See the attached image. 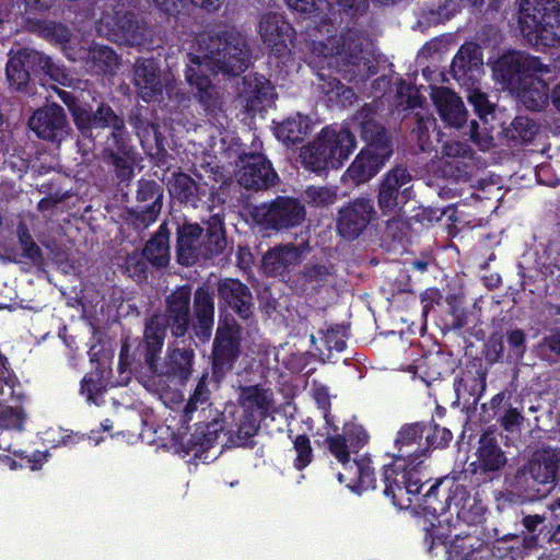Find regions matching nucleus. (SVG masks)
Instances as JSON below:
<instances>
[{"mask_svg":"<svg viewBox=\"0 0 560 560\" xmlns=\"http://www.w3.org/2000/svg\"><path fill=\"white\" fill-rule=\"evenodd\" d=\"M197 45L198 48L189 52L186 80L197 89L200 101L211 107L219 93L208 73L240 74L248 68L250 52L245 37L236 30L225 31L223 36L202 34Z\"/></svg>","mask_w":560,"mask_h":560,"instance_id":"obj_1","label":"nucleus"},{"mask_svg":"<svg viewBox=\"0 0 560 560\" xmlns=\"http://www.w3.org/2000/svg\"><path fill=\"white\" fill-rule=\"evenodd\" d=\"M311 63L341 73L348 81L365 80L376 72L366 38L357 30L338 32L330 19L322 18L310 34Z\"/></svg>","mask_w":560,"mask_h":560,"instance_id":"obj_2","label":"nucleus"},{"mask_svg":"<svg viewBox=\"0 0 560 560\" xmlns=\"http://www.w3.org/2000/svg\"><path fill=\"white\" fill-rule=\"evenodd\" d=\"M423 425H404L397 433L395 446L398 453L393 464L384 469V493L392 497L393 503L406 508L412 502L422 487L419 466L427 448L422 443Z\"/></svg>","mask_w":560,"mask_h":560,"instance_id":"obj_3","label":"nucleus"},{"mask_svg":"<svg viewBox=\"0 0 560 560\" xmlns=\"http://www.w3.org/2000/svg\"><path fill=\"white\" fill-rule=\"evenodd\" d=\"M493 77L502 89L515 93L529 110L544 109L549 101L547 83L539 74L549 72L537 58L520 51L502 55L493 65Z\"/></svg>","mask_w":560,"mask_h":560,"instance_id":"obj_4","label":"nucleus"},{"mask_svg":"<svg viewBox=\"0 0 560 560\" xmlns=\"http://www.w3.org/2000/svg\"><path fill=\"white\" fill-rule=\"evenodd\" d=\"M59 97L68 105L72 113L75 125L84 135L92 136L96 128L109 127L113 129L112 138L108 139L106 151L112 158L117 175L122 180H128L133 174V165L137 154L129 145L128 138L124 131V120L119 118L109 106L101 105L95 113L79 105L67 91H59Z\"/></svg>","mask_w":560,"mask_h":560,"instance_id":"obj_5","label":"nucleus"},{"mask_svg":"<svg viewBox=\"0 0 560 560\" xmlns=\"http://www.w3.org/2000/svg\"><path fill=\"white\" fill-rule=\"evenodd\" d=\"M360 125L363 138L369 141L364 149L342 175L345 183L359 185L369 182L392 155L387 135L374 122L372 107L365 106L354 118Z\"/></svg>","mask_w":560,"mask_h":560,"instance_id":"obj_6","label":"nucleus"},{"mask_svg":"<svg viewBox=\"0 0 560 560\" xmlns=\"http://www.w3.org/2000/svg\"><path fill=\"white\" fill-rule=\"evenodd\" d=\"M357 147L355 138L346 127L330 126L301 152L303 165L314 172L338 168L352 154Z\"/></svg>","mask_w":560,"mask_h":560,"instance_id":"obj_7","label":"nucleus"},{"mask_svg":"<svg viewBox=\"0 0 560 560\" xmlns=\"http://www.w3.org/2000/svg\"><path fill=\"white\" fill-rule=\"evenodd\" d=\"M518 22L528 42L545 46L560 43V9L556 0H522Z\"/></svg>","mask_w":560,"mask_h":560,"instance_id":"obj_8","label":"nucleus"},{"mask_svg":"<svg viewBox=\"0 0 560 560\" xmlns=\"http://www.w3.org/2000/svg\"><path fill=\"white\" fill-rule=\"evenodd\" d=\"M560 452L551 448L536 451L529 463L515 475V485L524 491L540 492L538 486H548L558 478Z\"/></svg>","mask_w":560,"mask_h":560,"instance_id":"obj_9","label":"nucleus"},{"mask_svg":"<svg viewBox=\"0 0 560 560\" xmlns=\"http://www.w3.org/2000/svg\"><path fill=\"white\" fill-rule=\"evenodd\" d=\"M329 452L345 466L346 474L339 472V482L349 481L347 487L355 492L369 489H375L376 480L373 469L368 459L349 463V446L341 435H335L327 439Z\"/></svg>","mask_w":560,"mask_h":560,"instance_id":"obj_10","label":"nucleus"},{"mask_svg":"<svg viewBox=\"0 0 560 560\" xmlns=\"http://www.w3.org/2000/svg\"><path fill=\"white\" fill-rule=\"evenodd\" d=\"M411 175L407 168L396 166L383 177L377 195L378 207L384 214L397 212L410 198Z\"/></svg>","mask_w":560,"mask_h":560,"instance_id":"obj_11","label":"nucleus"},{"mask_svg":"<svg viewBox=\"0 0 560 560\" xmlns=\"http://www.w3.org/2000/svg\"><path fill=\"white\" fill-rule=\"evenodd\" d=\"M241 330L233 317L224 316L219 320L213 342V365L220 371L231 369L240 354Z\"/></svg>","mask_w":560,"mask_h":560,"instance_id":"obj_12","label":"nucleus"},{"mask_svg":"<svg viewBox=\"0 0 560 560\" xmlns=\"http://www.w3.org/2000/svg\"><path fill=\"white\" fill-rule=\"evenodd\" d=\"M258 33L275 56L284 57L290 52L289 45L293 40L294 30L281 13H264L258 23Z\"/></svg>","mask_w":560,"mask_h":560,"instance_id":"obj_13","label":"nucleus"},{"mask_svg":"<svg viewBox=\"0 0 560 560\" xmlns=\"http://www.w3.org/2000/svg\"><path fill=\"white\" fill-rule=\"evenodd\" d=\"M373 201L358 198L340 209L337 220L339 234L347 240L357 238L375 218Z\"/></svg>","mask_w":560,"mask_h":560,"instance_id":"obj_14","label":"nucleus"},{"mask_svg":"<svg viewBox=\"0 0 560 560\" xmlns=\"http://www.w3.org/2000/svg\"><path fill=\"white\" fill-rule=\"evenodd\" d=\"M133 82L139 96L144 102L158 101L162 96L163 89L170 88L168 74L162 75L159 66L152 59L137 61Z\"/></svg>","mask_w":560,"mask_h":560,"instance_id":"obj_15","label":"nucleus"},{"mask_svg":"<svg viewBox=\"0 0 560 560\" xmlns=\"http://www.w3.org/2000/svg\"><path fill=\"white\" fill-rule=\"evenodd\" d=\"M28 125L39 138L57 142L61 141L69 130L63 108L56 104L36 110Z\"/></svg>","mask_w":560,"mask_h":560,"instance_id":"obj_16","label":"nucleus"},{"mask_svg":"<svg viewBox=\"0 0 560 560\" xmlns=\"http://www.w3.org/2000/svg\"><path fill=\"white\" fill-rule=\"evenodd\" d=\"M257 217L273 229H284L300 224L305 217L301 203L292 198H278L270 206L258 209Z\"/></svg>","mask_w":560,"mask_h":560,"instance_id":"obj_17","label":"nucleus"},{"mask_svg":"<svg viewBox=\"0 0 560 560\" xmlns=\"http://www.w3.org/2000/svg\"><path fill=\"white\" fill-rule=\"evenodd\" d=\"M238 183L246 189H261L271 185L277 175L269 162L260 154H252L242 160Z\"/></svg>","mask_w":560,"mask_h":560,"instance_id":"obj_18","label":"nucleus"},{"mask_svg":"<svg viewBox=\"0 0 560 560\" xmlns=\"http://www.w3.org/2000/svg\"><path fill=\"white\" fill-rule=\"evenodd\" d=\"M483 59L478 45L474 43L464 44L452 62V72L455 79L463 84L477 81L482 72Z\"/></svg>","mask_w":560,"mask_h":560,"instance_id":"obj_19","label":"nucleus"},{"mask_svg":"<svg viewBox=\"0 0 560 560\" xmlns=\"http://www.w3.org/2000/svg\"><path fill=\"white\" fill-rule=\"evenodd\" d=\"M431 98L444 122L452 127H460L466 121L464 104L453 91L444 86L431 89Z\"/></svg>","mask_w":560,"mask_h":560,"instance_id":"obj_20","label":"nucleus"},{"mask_svg":"<svg viewBox=\"0 0 560 560\" xmlns=\"http://www.w3.org/2000/svg\"><path fill=\"white\" fill-rule=\"evenodd\" d=\"M241 97L249 112L261 110L271 105L275 89L264 75L248 74L244 78V88Z\"/></svg>","mask_w":560,"mask_h":560,"instance_id":"obj_21","label":"nucleus"},{"mask_svg":"<svg viewBox=\"0 0 560 560\" xmlns=\"http://www.w3.org/2000/svg\"><path fill=\"white\" fill-rule=\"evenodd\" d=\"M203 230L198 224H185L178 232V261L183 265L194 264L203 258Z\"/></svg>","mask_w":560,"mask_h":560,"instance_id":"obj_22","label":"nucleus"},{"mask_svg":"<svg viewBox=\"0 0 560 560\" xmlns=\"http://www.w3.org/2000/svg\"><path fill=\"white\" fill-rule=\"evenodd\" d=\"M446 553L447 560H490L491 558L485 541L471 534L456 535L451 540Z\"/></svg>","mask_w":560,"mask_h":560,"instance_id":"obj_23","label":"nucleus"},{"mask_svg":"<svg viewBox=\"0 0 560 560\" xmlns=\"http://www.w3.org/2000/svg\"><path fill=\"white\" fill-rule=\"evenodd\" d=\"M190 290L179 288L167 300V317L172 332L176 337L184 336L188 327Z\"/></svg>","mask_w":560,"mask_h":560,"instance_id":"obj_24","label":"nucleus"},{"mask_svg":"<svg viewBox=\"0 0 560 560\" xmlns=\"http://www.w3.org/2000/svg\"><path fill=\"white\" fill-rule=\"evenodd\" d=\"M220 298L242 318H248L252 313V294L240 281L225 279L219 284Z\"/></svg>","mask_w":560,"mask_h":560,"instance_id":"obj_25","label":"nucleus"},{"mask_svg":"<svg viewBox=\"0 0 560 560\" xmlns=\"http://www.w3.org/2000/svg\"><path fill=\"white\" fill-rule=\"evenodd\" d=\"M194 308L198 320L196 335L207 340L211 336L214 316L213 291L210 288L201 287L195 292Z\"/></svg>","mask_w":560,"mask_h":560,"instance_id":"obj_26","label":"nucleus"},{"mask_svg":"<svg viewBox=\"0 0 560 560\" xmlns=\"http://www.w3.org/2000/svg\"><path fill=\"white\" fill-rule=\"evenodd\" d=\"M301 260L300 250L291 245H283L269 250L262 259L264 271L269 276H281Z\"/></svg>","mask_w":560,"mask_h":560,"instance_id":"obj_27","label":"nucleus"},{"mask_svg":"<svg viewBox=\"0 0 560 560\" xmlns=\"http://www.w3.org/2000/svg\"><path fill=\"white\" fill-rule=\"evenodd\" d=\"M451 500L459 508L457 515L464 522L478 524L482 521L486 512L485 504L476 497L466 495V491L463 487H455Z\"/></svg>","mask_w":560,"mask_h":560,"instance_id":"obj_28","label":"nucleus"},{"mask_svg":"<svg viewBox=\"0 0 560 560\" xmlns=\"http://www.w3.org/2000/svg\"><path fill=\"white\" fill-rule=\"evenodd\" d=\"M478 448L477 467L483 472L500 470L506 464V457L502 450L488 436L480 439Z\"/></svg>","mask_w":560,"mask_h":560,"instance_id":"obj_29","label":"nucleus"},{"mask_svg":"<svg viewBox=\"0 0 560 560\" xmlns=\"http://www.w3.org/2000/svg\"><path fill=\"white\" fill-rule=\"evenodd\" d=\"M311 130L310 118L298 114L278 125L276 136L280 141L289 145L302 141Z\"/></svg>","mask_w":560,"mask_h":560,"instance_id":"obj_30","label":"nucleus"},{"mask_svg":"<svg viewBox=\"0 0 560 560\" xmlns=\"http://www.w3.org/2000/svg\"><path fill=\"white\" fill-rule=\"evenodd\" d=\"M164 337L165 318L162 315H154L148 320L144 329L145 360L151 368H153V361L163 347Z\"/></svg>","mask_w":560,"mask_h":560,"instance_id":"obj_31","label":"nucleus"},{"mask_svg":"<svg viewBox=\"0 0 560 560\" xmlns=\"http://www.w3.org/2000/svg\"><path fill=\"white\" fill-rule=\"evenodd\" d=\"M37 52H31L27 49L21 50L12 56L7 65V77L12 86L16 90L24 88L28 81V72L25 68L30 58L35 59Z\"/></svg>","mask_w":560,"mask_h":560,"instance_id":"obj_32","label":"nucleus"},{"mask_svg":"<svg viewBox=\"0 0 560 560\" xmlns=\"http://www.w3.org/2000/svg\"><path fill=\"white\" fill-rule=\"evenodd\" d=\"M240 401L245 408L257 409L265 415L272 406L273 394L270 389L258 385L247 386L242 388Z\"/></svg>","mask_w":560,"mask_h":560,"instance_id":"obj_33","label":"nucleus"},{"mask_svg":"<svg viewBox=\"0 0 560 560\" xmlns=\"http://www.w3.org/2000/svg\"><path fill=\"white\" fill-rule=\"evenodd\" d=\"M143 256L156 267H165L170 260L168 237L166 234L156 233L145 245Z\"/></svg>","mask_w":560,"mask_h":560,"instance_id":"obj_34","label":"nucleus"},{"mask_svg":"<svg viewBox=\"0 0 560 560\" xmlns=\"http://www.w3.org/2000/svg\"><path fill=\"white\" fill-rule=\"evenodd\" d=\"M145 28L133 19L132 15H125L122 20L117 23V28L114 30V39L119 43L129 45H141Z\"/></svg>","mask_w":560,"mask_h":560,"instance_id":"obj_35","label":"nucleus"},{"mask_svg":"<svg viewBox=\"0 0 560 560\" xmlns=\"http://www.w3.org/2000/svg\"><path fill=\"white\" fill-rule=\"evenodd\" d=\"M203 235L206 236L203 238V258H209L212 255H217L223 252L226 246V240L224 236L222 222L219 219H212L207 228V231L203 232Z\"/></svg>","mask_w":560,"mask_h":560,"instance_id":"obj_36","label":"nucleus"},{"mask_svg":"<svg viewBox=\"0 0 560 560\" xmlns=\"http://www.w3.org/2000/svg\"><path fill=\"white\" fill-rule=\"evenodd\" d=\"M16 456L19 457V460L9 456L0 457V465L9 467L11 470L26 467L31 470H37L45 462H47L49 454L47 452H34L32 455L19 453Z\"/></svg>","mask_w":560,"mask_h":560,"instance_id":"obj_37","label":"nucleus"},{"mask_svg":"<svg viewBox=\"0 0 560 560\" xmlns=\"http://www.w3.org/2000/svg\"><path fill=\"white\" fill-rule=\"evenodd\" d=\"M194 353L191 350H173L170 355V373L180 380H187L191 372Z\"/></svg>","mask_w":560,"mask_h":560,"instance_id":"obj_38","label":"nucleus"},{"mask_svg":"<svg viewBox=\"0 0 560 560\" xmlns=\"http://www.w3.org/2000/svg\"><path fill=\"white\" fill-rule=\"evenodd\" d=\"M477 81L470 82L467 85V98L474 106L475 112L480 118H485L492 112V104L489 102L488 96L479 86L476 85Z\"/></svg>","mask_w":560,"mask_h":560,"instance_id":"obj_39","label":"nucleus"},{"mask_svg":"<svg viewBox=\"0 0 560 560\" xmlns=\"http://www.w3.org/2000/svg\"><path fill=\"white\" fill-rule=\"evenodd\" d=\"M24 422L25 415L21 408L0 406V427L8 430L22 431Z\"/></svg>","mask_w":560,"mask_h":560,"instance_id":"obj_40","label":"nucleus"},{"mask_svg":"<svg viewBox=\"0 0 560 560\" xmlns=\"http://www.w3.org/2000/svg\"><path fill=\"white\" fill-rule=\"evenodd\" d=\"M305 199L316 207H326L336 202L337 192L327 187H310L305 190Z\"/></svg>","mask_w":560,"mask_h":560,"instance_id":"obj_41","label":"nucleus"},{"mask_svg":"<svg viewBox=\"0 0 560 560\" xmlns=\"http://www.w3.org/2000/svg\"><path fill=\"white\" fill-rule=\"evenodd\" d=\"M81 394L85 396L89 402L97 406L103 404V385L93 375L85 376L82 380Z\"/></svg>","mask_w":560,"mask_h":560,"instance_id":"obj_42","label":"nucleus"},{"mask_svg":"<svg viewBox=\"0 0 560 560\" xmlns=\"http://www.w3.org/2000/svg\"><path fill=\"white\" fill-rule=\"evenodd\" d=\"M170 191L180 199L188 200L197 191L195 182L186 174H178L171 183Z\"/></svg>","mask_w":560,"mask_h":560,"instance_id":"obj_43","label":"nucleus"},{"mask_svg":"<svg viewBox=\"0 0 560 560\" xmlns=\"http://www.w3.org/2000/svg\"><path fill=\"white\" fill-rule=\"evenodd\" d=\"M320 88L326 94L330 95V100L337 98L343 105L346 103H351L352 98L354 97L353 91L345 86L339 80L335 78L328 81L326 84H322Z\"/></svg>","mask_w":560,"mask_h":560,"instance_id":"obj_44","label":"nucleus"},{"mask_svg":"<svg viewBox=\"0 0 560 560\" xmlns=\"http://www.w3.org/2000/svg\"><path fill=\"white\" fill-rule=\"evenodd\" d=\"M536 132L537 127L527 117H516L512 122V137L522 142H529Z\"/></svg>","mask_w":560,"mask_h":560,"instance_id":"obj_45","label":"nucleus"},{"mask_svg":"<svg viewBox=\"0 0 560 560\" xmlns=\"http://www.w3.org/2000/svg\"><path fill=\"white\" fill-rule=\"evenodd\" d=\"M294 451L296 453L294 466L296 469L301 470L305 468L312 460V447L310 439L305 435L296 436L294 441Z\"/></svg>","mask_w":560,"mask_h":560,"instance_id":"obj_46","label":"nucleus"},{"mask_svg":"<svg viewBox=\"0 0 560 560\" xmlns=\"http://www.w3.org/2000/svg\"><path fill=\"white\" fill-rule=\"evenodd\" d=\"M459 11V2L457 0H450L438 10H430L427 13V22L429 24H438L450 20Z\"/></svg>","mask_w":560,"mask_h":560,"instance_id":"obj_47","label":"nucleus"},{"mask_svg":"<svg viewBox=\"0 0 560 560\" xmlns=\"http://www.w3.org/2000/svg\"><path fill=\"white\" fill-rule=\"evenodd\" d=\"M435 130V120L433 118H421L418 120V128L415 130V135L418 140V144L422 151L431 149L432 141L430 130Z\"/></svg>","mask_w":560,"mask_h":560,"instance_id":"obj_48","label":"nucleus"},{"mask_svg":"<svg viewBox=\"0 0 560 560\" xmlns=\"http://www.w3.org/2000/svg\"><path fill=\"white\" fill-rule=\"evenodd\" d=\"M91 58L101 70H113L117 63V56L108 47H96L91 52Z\"/></svg>","mask_w":560,"mask_h":560,"instance_id":"obj_49","label":"nucleus"},{"mask_svg":"<svg viewBox=\"0 0 560 560\" xmlns=\"http://www.w3.org/2000/svg\"><path fill=\"white\" fill-rule=\"evenodd\" d=\"M19 240L25 256L32 260L40 257V250L37 244L32 240L27 229L24 225L19 226Z\"/></svg>","mask_w":560,"mask_h":560,"instance_id":"obj_50","label":"nucleus"},{"mask_svg":"<svg viewBox=\"0 0 560 560\" xmlns=\"http://www.w3.org/2000/svg\"><path fill=\"white\" fill-rule=\"evenodd\" d=\"M312 396L318 408L322 409L326 422L329 423L330 395L327 387L320 384H314L312 387Z\"/></svg>","mask_w":560,"mask_h":560,"instance_id":"obj_51","label":"nucleus"},{"mask_svg":"<svg viewBox=\"0 0 560 560\" xmlns=\"http://www.w3.org/2000/svg\"><path fill=\"white\" fill-rule=\"evenodd\" d=\"M450 535L451 525L446 520H439L438 525L432 524L431 527L427 529V537H430L432 545L436 542L446 544Z\"/></svg>","mask_w":560,"mask_h":560,"instance_id":"obj_52","label":"nucleus"},{"mask_svg":"<svg viewBox=\"0 0 560 560\" xmlns=\"http://www.w3.org/2000/svg\"><path fill=\"white\" fill-rule=\"evenodd\" d=\"M345 331L340 327L330 328L325 334V343L329 350L341 352L346 347Z\"/></svg>","mask_w":560,"mask_h":560,"instance_id":"obj_53","label":"nucleus"},{"mask_svg":"<svg viewBox=\"0 0 560 560\" xmlns=\"http://www.w3.org/2000/svg\"><path fill=\"white\" fill-rule=\"evenodd\" d=\"M345 432L350 441V448L352 452H357L358 448L368 442L369 435L361 425H348L346 427Z\"/></svg>","mask_w":560,"mask_h":560,"instance_id":"obj_54","label":"nucleus"},{"mask_svg":"<svg viewBox=\"0 0 560 560\" xmlns=\"http://www.w3.org/2000/svg\"><path fill=\"white\" fill-rule=\"evenodd\" d=\"M506 340L513 355L517 359L522 358L526 350L525 334L520 329L511 330L506 334Z\"/></svg>","mask_w":560,"mask_h":560,"instance_id":"obj_55","label":"nucleus"},{"mask_svg":"<svg viewBox=\"0 0 560 560\" xmlns=\"http://www.w3.org/2000/svg\"><path fill=\"white\" fill-rule=\"evenodd\" d=\"M208 395H209V390H208L205 382L200 381L198 383L192 396L190 397V399L188 400V402L185 407V413L189 415V413L194 412L197 409L199 404H203L207 401Z\"/></svg>","mask_w":560,"mask_h":560,"instance_id":"obj_56","label":"nucleus"},{"mask_svg":"<svg viewBox=\"0 0 560 560\" xmlns=\"http://www.w3.org/2000/svg\"><path fill=\"white\" fill-rule=\"evenodd\" d=\"M468 153L467 145L458 141L443 142L441 147L442 159L463 158Z\"/></svg>","mask_w":560,"mask_h":560,"instance_id":"obj_57","label":"nucleus"},{"mask_svg":"<svg viewBox=\"0 0 560 560\" xmlns=\"http://www.w3.org/2000/svg\"><path fill=\"white\" fill-rule=\"evenodd\" d=\"M398 94L401 98L406 97V106L408 108H415L421 105V98L417 89L401 83L398 88Z\"/></svg>","mask_w":560,"mask_h":560,"instance_id":"obj_58","label":"nucleus"},{"mask_svg":"<svg viewBox=\"0 0 560 560\" xmlns=\"http://www.w3.org/2000/svg\"><path fill=\"white\" fill-rule=\"evenodd\" d=\"M523 417L515 408H509L502 417L501 423L508 431H514L522 424Z\"/></svg>","mask_w":560,"mask_h":560,"instance_id":"obj_59","label":"nucleus"},{"mask_svg":"<svg viewBox=\"0 0 560 560\" xmlns=\"http://www.w3.org/2000/svg\"><path fill=\"white\" fill-rule=\"evenodd\" d=\"M289 8L307 13L319 9L323 0H284Z\"/></svg>","mask_w":560,"mask_h":560,"instance_id":"obj_60","label":"nucleus"},{"mask_svg":"<svg viewBox=\"0 0 560 560\" xmlns=\"http://www.w3.org/2000/svg\"><path fill=\"white\" fill-rule=\"evenodd\" d=\"M538 349L540 351L548 349L556 355L560 357V332L552 331L550 335L544 337V339L538 345Z\"/></svg>","mask_w":560,"mask_h":560,"instance_id":"obj_61","label":"nucleus"},{"mask_svg":"<svg viewBox=\"0 0 560 560\" xmlns=\"http://www.w3.org/2000/svg\"><path fill=\"white\" fill-rule=\"evenodd\" d=\"M470 138L481 150H488L492 145V138L488 133L480 135L476 121L470 124Z\"/></svg>","mask_w":560,"mask_h":560,"instance_id":"obj_62","label":"nucleus"},{"mask_svg":"<svg viewBox=\"0 0 560 560\" xmlns=\"http://www.w3.org/2000/svg\"><path fill=\"white\" fill-rule=\"evenodd\" d=\"M441 299H442V294H441V292L438 289H433V288L427 289L421 294V303H422V307H423L424 314H427L428 311L435 303H439L441 301Z\"/></svg>","mask_w":560,"mask_h":560,"instance_id":"obj_63","label":"nucleus"},{"mask_svg":"<svg viewBox=\"0 0 560 560\" xmlns=\"http://www.w3.org/2000/svg\"><path fill=\"white\" fill-rule=\"evenodd\" d=\"M453 439L452 432L446 428L436 427L434 430V435L432 440V444L435 447H443L447 445Z\"/></svg>","mask_w":560,"mask_h":560,"instance_id":"obj_64","label":"nucleus"}]
</instances>
